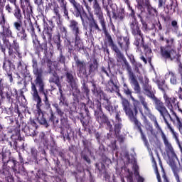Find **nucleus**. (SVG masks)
Masks as SVG:
<instances>
[{"label": "nucleus", "mask_w": 182, "mask_h": 182, "mask_svg": "<svg viewBox=\"0 0 182 182\" xmlns=\"http://www.w3.org/2000/svg\"><path fill=\"white\" fill-rule=\"evenodd\" d=\"M3 41L6 48L9 50V56L15 58V55L21 56V52L19 51V44L16 42V40H14L12 43L9 42V40L6 38H14L12 35V31L10 27H4L3 28Z\"/></svg>", "instance_id": "f257e3e1"}, {"label": "nucleus", "mask_w": 182, "mask_h": 182, "mask_svg": "<svg viewBox=\"0 0 182 182\" xmlns=\"http://www.w3.org/2000/svg\"><path fill=\"white\" fill-rule=\"evenodd\" d=\"M166 43L167 46L161 48V55L163 58H165V59H170L171 60L178 58L177 52L171 48L174 46V38L167 39Z\"/></svg>", "instance_id": "f03ea898"}, {"label": "nucleus", "mask_w": 182, "mask_h": 182, "mask_svg": "<svg viewBox=\"0 0 182 182\" xmlns=\"http://www.w3.org/2000/svg\"><path fill=\"white\" fill-rule=\"evenodd\" d=\"M162 140H164V143L165 144V150L166 151V154L169 159H177V155L176 154V152L174 151V149L173 148V146H171V144L168 142V140L167 139V137L166 136V134H164V132H162Z\"/></svg>", "instance_id": "7ed1b4c3"}, {"label": "nucleus", "mask_w": 182, "mask_h": 182, "mask_svg": "<svg viewBox=\"0 0 182 182\" xmlns=\"http://www.w3.org/2000/svg\"><path fill=\"white\" fill-rule=\"evenodd\" d=\"M92 8L94 9L95 15H97L101 26H102L103 31L106 32V25L105 24V19L103 18V13L102 12V8L100 5H99V2L97 1H95L92 4Z\"/></svg>", "instance_id": "20e7f679"}, {"label": "nucleus", "mask_w": 182, "mask_h": 182, "mask_svg": "<svg viewBox=\"0 0 182 182\" xmlns=\"http://www.w3.org/2000/svg\"><path fill=\"white\" fill-rule=\"evenodd\" d=\"M137 2V8L141 11V12H143L147 9L148 12L149 14H151L153 11H154V9L151 8V6H150V3H149V1L145 0V1H141V0H136Z\"/></svg>", "instance_id": "39448f33"}, {"label": "nucleus", "mask_w": 182, "mask_h": 182, "mask_svg": "<svg viewBox=\"0 0 182 182\" xmlns=\"http://www.w3.org/2000/svg\"><path fill=\"white\" fill-rule=\"evenodd\" d=\"M36 86H38L39 87V92H41V93L44 95V102L46 105V106H48L49 105V100H48V96L46 95V93H45V90H44V84H43V81L42 80V77L38 75L36 80Z\"/></svg>", "instance_id": "423d86ee"}, {"label": "nucleus", "mask_w": 182, "mask_h": 182, "mask_svg": "<svg viewBox=\"0 0 182 182\" xmlns=\"http://www.w3.org/2000/svg\"><path fill=\"white\" fill-rule=\"evenodd\" d=\"M140 100H141V105L144 107L145 114H146V116H148V117H149V119L152 122H155L156 121H157V119L156 118V117L153 115V114H151V111H150V109H149V107H147V102H146V101L144 100V98L141 97Z\"/></svg>", "instance_id": "0eeeda50"}, {"label": "nucleus", "mask_w": 182, "mask_h": 182, "mask_svg": "<svg viewBox=\"0 0 182 182\" xmlns=\"http://www.w3.org/2000/svg\"><path fill=\"white\" fill-rule=\"evenodd\" d=\"M129 75L131 84L134 86V90L136 93H140V85H139L137 80H136L134 74H133L132 71H129Z\"/></svg>", "instance_id": "6e6552de"}, {"label": "nucleus", "mask_w": 182, "mask_h": 182, "mask_svg": "<svg viewBox=\"0 0 182 182\" xmlns=\"http://www.w3.org/2000/svg\"><path fill=\"white\" fill-rule=\"evenodd\" d=\"M3 68L7 73L10 82H12L14 79L12 78V73H11V71L12 70V68L14 69L15 66L10 61H5Z\"/></svg>", "instance_id": "1a4fd4ad"}, {"label": "nucleus", "mask_w": 182, "mask_h": 182, "mask_svg": "<svg viewBox=\"0 0 182 182\" xmlns=\"http://www.w3.org/2000/svg\"><path fill=\"white\" fill-rule=\"evenodd\" d=\"M158 87H159V89H160V90L164 92V99L165 101L166 106H167V104L166 103L165 96H166V97H168V99H174V104L176 105V98L174 97H168V95H167V94H166V92H164V90H166V89H167V85H166V81H164V80L160 81L158 83Z\"/></svg>", "instance_id": "9d476101"}, {"label": "nucleus", "mask_w": 182, "mask_h": 182, "mask_svg": "<svg viewBox=\"0 0 182 182\" xmlns=\"http://www.w3.org/2000/svg\"><path fill=\"white\" fill-rule=\"evenodd\" d=\"M31 90L33 92V97L36 102H37L38 106L42 103V99L39 97V94L38 93V90L36 89V85L35 83L31 82Z\"/></svg>", "instance_id": "9b49d317"}, {"label": "nucleus", "mask_w": 182, "mask_h": 182, "mask_svg": "<svg viewBox=\"0 0 182 182\" xmlns=\"http://www.w3.org/2000/svg\"><path fill=\"white\" fill-rule=\"evenodd\" d=\"M124 92L125 94H127V95H129L132 100H133L134 102V113L135 114H137V107H139V102L134 100V97H133V96H132V91H130V90H129V88L127 87V85H126V84L124 85Z\"/></svg>", "instance_id": "f8f14e48"}, {"label": "nucleus", "mask_w": 182, "mask_h": 182, "mask_svg": "<svg viewBox=\"0 0 182 182\" xmlns=\"http://www.w3.org/2000/svg\"><path fill=\"white\" fill-rule=\"evenodd\" d=\"M130 26H131V29L132 31L133 35H139V36H141V33H140V27H139L137 21H136L135 18L133 19Z\"/></svg>", "instance_id": "ddd939ff"}, {"label": "nucleus", "mask_w": 182, "mask_h": 182, "mask_svg": "<svg viewBox=\"0 0 182 182\" xmlns=\"http://www.w3.org/2000/svg\"><path fill=\"white\" fill-rule=\"evenodd\" d=\"M36 117L40 124H46V119L43 117V112H42L41 109H37L36 112Z\"/></svg>", "instance_id": "4468645a"}, {"label": "nucleus", "mask_w": 182, "mask_h": 182, "mask_svg": "<svg viewBox=\"0 0 182 182\" xmlns=\"http://www.w3.org/2000/svg\"><path fill=\"white\" fill-rule=\"evenodd\" d=\"M124 110L127 116H128L129 118L130 119L131 122H133V123H134L135 124H139V121L134 116V113H133V111H132L130 107H128Z\"/></svg>", "instance_id": "2eb2a0df"}, {"label": "nucleus", "mask_w": 182, "mask_h": 182, "mask_svg": "<svg viewBox=\"0 0 182 182\" xmlns=\"http://www.w3.org/2000/svg\"><path fill=\"white\" fill-rule=\"evenodd\" d=\"M165 77L166 79H168L170 77V83L171 85H177L178 83V81L177 80V76H176V74L173 73V71H169L165 75Z\"/></svg>", "instance_id": "dca6fc26"}, {"label": "nucleus", "mask_w": 182, "mask_h": 182, "mask_svg": "<svg viewBox=\"0 0 182 182\" xmlns=\"http://www.w3.org/2000/svg\"><path fill=\"white\" fill-rule=\"evenodd\" d=\"M69 28L72 30L73 32H75L76 36L79 35V26L76 21L70 20Z\"/></svg>", "instance_id": "f3484780"}, {"label": "nucleus", "mask_w": 182, "mask_h": 182, "mask_svg": "<svg viewBox=\"0 0 182 182\" xmlns=\"http://www.w3.org/2000/svg\"><path fill=\"white\" fill-rule=\"evenodd\" d=\"M60 6L65 16V19H68L69 21V13L68 12V9L66 8V1L65 0H58Z\"/></svg>", "instance_id": "a211bd4d"}, {"label": "nucleus", "mask_w": 182, "mask_h": 182, "mask_svg": "<svg viewBox=\"0 0 182 182\" xmlns=\"http://www.w3.org/2000/svg\"><path fill=\"white\" fill-rule=\"evenodd\" d=\"M118 43L122 49L124 50H127L129 49V45H130V43L129 42V38H123V39L120 38L119 40Z\"/></svg>", "instance_id": "6ab92c4d"}, {"label": "nucleus", "mask_w": 182, "mask_h": 182, "mask_svg": "<svg viewBox=\"0 0 182 182\" xmlns=\"http://www.w3.org/2000/svg\"><path fill=\"white\" fill-rule=\"evenodd\" d=\"M120 112H117L115 117L116 119V123L114 125L115 127V133H119L120 132V129H122V124L120 122H122V119H120Z\"/></svg>", "instance_id": "aec40b11"}, {"label": "nucleus", "mask_w": 182, "mask_h": 182, "mask_svg": "<svg viewBox=\"0 0 182 182\" xmlns=\"http://www.w3.org/2000/svg\"><path fill=\"white\" fill-rule=\"evenodd\" d=\"M67 82L70 85L72 89H76V81L70 73H67Z\"/></svg>", "instance_id": "412c9836"}, {"label": "nucleus", "mask_w": 182, "mask_h": 182, "mask_svg": "<svg viewBox=\"0 0 182 182\" xmlns=\"http://www.w3.org/2000/svg\"><path fill=\"white\" fill-rule=\"evenodd\" d=\"M73 6L75 9V16L76 18H79V16H80L82 21H83V17H82V14L80 13L82 11V6H80V4L75 3V4H73Z\"/></svg>", "instance_id": "4be33fe9"}, {"label": "nucleus", "mask_w": 182, "mask_h": 182, "mask_svg": "<svg viewBox=\"0 0 182 182\" xmlns=\"http://www.w3.org/2000/svg\"><path fill=\"white\" fill-rule=\"evenodd\" d=\"M90 14V28H93L94 29H97V31H99V26L97 25V23H96V20H95V18L93 17V14L92 13Z\"/></svg>", "instance_id": "5701e85b"}, {"label": "nucleus", "mask_w": 182, "mask_h": 182, "mask_svg": "<svg viewBox=\"0 0 182 182\" xmlns=\"http://www.w3.org/2000/svg\"><path fill=\"white\" fill-rule=\"evenodd\" d=\"M171 168H172V171L173 173V176H174L176 181L181 182V181H180V176H178V173H179L180 170H178V168H177L176 164H173L171 165Z\"/></svg>", "instance_id": "b1692460"}, {"label": "nucleus", "mask_w": 182, "mask_h": 182, "mask_svg": "<svg viewBox=\"0 0 182 182\" xmlns=\"http://www.w3.org/2000/svg\"><path fill=\"white\" fill-rule=\"evenodd\" d=\"M17 36L23 42H26V41L28 39V35H26V33L25 32V29H23V28H22V30L21 31L17 33Z\"/></svg>", "instance_id": "393cba45"}, {"label": "nucleus", "mask_w": 182, "mask_h": 182, "mask_svg": "<svg viewBox=\"0 0 182 182\" xmlns=\"http://www.w3.org/2000/svg\"><path fill=\"white\" fill-rule=\"evenodd\" d=\"M14 16L18 19V22H22L23 17L22 16V11L19 8H16L14 11Z\"/></svg>", "instance_id": "a878e982"}, {"label": "nucleus", "mask_w": 182, "mask_h": 182, "mask_svg": "<svg viewBox=\"0 0 182 182\" xmlns=\"http://www.w3.org/2000/svg\"><path fill=\"white\" fill-rule=\"evenodd\" d=\"M116 19H123L124 18V10L123 9H119L114 14Z\"/></svg>", "instance_id": "bb28decb"}, {"label": "nucleus", "mask_w": 182, "mask_h": 182, "mask_svg": "<svg viewBox=\"0 0 182 182\" xmlns=\"http://www.w3.org/2000/svg\"><path fill=\"white\" fill-rule=\"evenodd\" d=\"M138 129L141 133V139L144 143V145L146 147H149V141H147V139H146V136H144V134H143V130H141V128L140 127H138Z\"/></svg>", "instance_id": "cd10ccee"}, {"label": "nucleus", "mask_w": 182, "mask_h": 182, "mask_svg": "<svg viewBox=\"0 0 182 182\" xmlns=\"http://www.w3.org/2000/svg\"><path fill=\"white\" fill-rule=\"evenodd\" d=\"M121 99L124 110L128 109L130 106V104H129V101L123 97H121Z\"/></svg>", "instance_id": "c85d7f7f"}, {"label": "nucleus", "mask_w": 182, "mask_h": 182, "mask_svg": "<svg viewBox=\"0 0 182 182\" xmlns=\"http://www.w3.org/2000/svg\"><path fill=\"white\" fill-rule=\"evenodd\" d=\"M110 46H112L113 50H114V52L117 53L118 56H120V58H123V55L122 54V53H120V50H119L117 46H116L113 43H112V45H110Z\"/></svg>", "instance_id": "c756f323"}, {"label": "nucleus", "mask_w": 182, "mask_h": 182, "mask_svg": "<svg viewBox=\"0 0 182 182\" xmlns=\"http://www.w3.org/2000/svg\"><path fill=\"white\" fill-rule=\"evenodd\" d=\"M59 92L60 94V105H65V97H63V91H62V88L59 87Z\"/></svg>", "instance_id": "7c9ffc66"}, {"label": "nucleus", "mask_w": 182, "mask_h": 182, "mask_svg": "<svg viewBox=\"0 0 182 182\" xmlns=\"http://www.w3.org/2000/svg\"><path fill=\"white\" fill-rule=\"evenodd\" d=\"M76 65L80 70H83V68L85 67V63L83 61H80L79 60H76Z\"/></svg>", "instance_id": "2f4dec72"}, {"label": "nucleus", "mask_w": 182, "mask_h": 182, "mask_svg": "<svg viewBox=\"0 0 182 182\" xmlns=\"http://www.w3.org/2000/svg\"><path fill=\"white\" fill-rule=\"evenodd\" d=\"M75 45L79 48V49H81V48H83V44L82 43V41L79 39V37L76 36L75 37Z\"/></svg>", "instance_id": "473e14b6"}, {"label": "nucleus", "mask_w": 182, "mask_h": 182, "mask_svg": "<svg viewBox=\"0 0 182 182\" xmlns=\"http://www.w3.org/2000/svg\"><path fill=\"white\" fill-rule=\"evenodd\" d=\"M14 26L16 31H21V28H22V22L16 21L14 23Z\"/></svg>", "instance_id": "72a5a7b5"}, {"label": "nucleus", "mask_w": 182, "mask_h": 182, "mask_svg": "<svg viewBox=\"0 0 182 182\" xmlns=\"http://www.w3.org/2000/svg\"><path fill=\"white\" fill-rule=\"evenodd\" d=\"M24 26H25V28H33L32 21H31V19L27 18L26 20H25Z\"/></svg>", "instance_id": "f704fd0d"}, {"label": "nucleus", "mask_w": 182, "mask_h": 182, "mask_svg": "<svg viewBox=\"0 0 182 182\" xmlns=\"http://www.w3.org/2000/svg\"><path fill=\"white\" fill-rule=\"evenodd\" d=\"M105 36L109 45H113V40L112 39V36H110V34L105 31Z\"/></svg>", "instance_id": "c9c22d12"}, {"label": "nucleus", "mask_w": 182, "mask_h": 182, "mask_svg": "<svg viewBox=\"0 0 182 182\" xmlns=\"http://www.w3.org/2000/svg\"><path fill=\"white\" fill-rule=\"evenodd\" d=\"M82 5H84L87 11V12L90 13L92 11V8L86 2V0H82Z\"/></svg>", "instance_id": "e433bc0d"}, {"label": "nucleus", "mask_w": 182, "mask_h": 182, "mask_svg": "<svg viewBox=\"0 0 182 182\" xmlns=\"http://www.w3.org/2000/svg\"><path fill=\"white\" fill-rule=\"evenodd\" d=\"M45 33H46V35H47L48 39H50V38H52V35L50 33H48L46 31H44L43 32V39L44 41H46V36H45Z\"/></svg>", "instance_id": "4c0bfd02"}, {"label": "nucleus", "mask_w": 182, "mask_h": 182, "mask_svg": "<svg viewBox=\"0 0 182 182\" xmlns=\"http://www.w3.org/2000/svg\"><path fill=\"white\" fill-rule=\"evenodd\" d=\"M6 11H7L9 12V14H11V12H12V11H14V9L11 7V5L7 4L6 6Z\"/></svg>", "instance_id": "58836bf2"}, {"label": "nucleus", "mask_w": 182, "mask_h": 182, "mask_svg": "<svg viewBox=\"0 0 182 182\" xmlns=\"http://www.w3.org/2000/svg\"><path fill=\"white\" fill-rule=\"evenodd\" d=\"M105 109L109 112V113H113V107L109 104L107 106L105 107Z\"/></svg>", "instance_id": "ea45409f"}, {"label": "nucleus", "mask_w": 182, "mask_h": 182, "mask_svg": "<svg viewBox=\"0 0 182 182\" xmlns=\"http://www.w3.org/2000/svg\"><path fill=\"white\" fill-rule=\"evenodd\" d=\"M154 126L156 129H158V130L161 131V135L163 134V130H161V128L160 127V126L159 125V122H157V121H155L154 122Z\"/></svg>", "instance_id": "a19ab883"}, {"label": "nucleus", "mask_w": 182, "mask_h": 182, "mask_svg": "<svg viewBox=\"0 0 182 182\" xmlns=\"http://www.w3.org/2000/svg\"><path fill=\"white\" fill-rule=\"evenodd\" d=\"M146 130L148 131L149 133H151V134H153V127L152 126L147 125Z\"/></svg>", "instance_id": "79ce46f5"}, {"label": "nucleus", "mask_w": 182, "mask_h": 182, "mask_svg": "<svg viewBox=\"0 0 182 182\" xmlns=\"http://www.w3.org/2000/svg\"><path fill=\"white\" fill-rule=\"evenodd\" d=\"M106 117H103V119H102V117L98 118V122L100 123H105V122H106Z\"/></svg>", "instance_id": "37998d69"}, {"label": "nucleus", "mask_w": 182, "mask_h": 182, "mask_svg": "<svg viewBox=\"0 0 182 182\" xmlns=\"http://www.w3.org/2000/svg\"><path fill=\"white\" fill-rule=\"evenodd\" d=\"M164 5V0H159V7L161 8Z\"/></svg>", "instance_id": "c03bdc74"}, {"label": "nucleus", "mask_w": 182, "mask_h": 182, "mask_svg": "<svg viewBox=\"0 0 182 182\" xmlns=\"http://www.w3.org/2000/svg\"><path fill=\"white\" fill-rule=\"evenodd\" d=\"M171 25H172V26H173V28H175V29H177V28H178V27L177 26V22H176V21H173L171 22Z\"/></svg>", "instance_id": "a18cd8bd"}, {"label": "nucleus", "mask_w": 182, "mask_h": 182, "mask_svg": "<svg viewBox=\"0 0 182 182\" xmlns=\"http://www.w3.org/2000/svg\"><path fill=\"white\" fill-rule=\"evenodd\" d=\"M56 112L58 113V114H59L60 116H63V112H62V110H60V109H56Z\"/></svg>", "instance_id": "49530a36"}, {"label": "nucleus", "mask_w": 182, "mask_h": 182, "mask_svg": "<svg viewBox=\"0 0 182 182\" xmlns=\"http://www.w3.org/2000/svg\"><path fill=\"white\" fill-rule=\"evenodd\" d=\"M128 6H129V8H130V9H131V11H132V13H131V16H132V18H134V10L133 9H132V7H130V4H129Z\"/></svg>", "instance_id": "de8ad7c7"}, {"label": "nucleus", "mask_w": 182, "mask_h": 182, "mask_svg": "<svg viewBox=\"0 0 182 182\" xmlns=\"http://www.w3.org/2000/svg\"><path fill=\"white\" fill-rule=\"evenodd\" d=\"M10 4H12V5H14V6H16V0H8Z\"/></svg>", "instance_id": "09e8293b"}, {"label": "nucleus", "mask_w": 182, "mask_h": 182, "mask_svg": "<svg viewBox=\"0 0 182 182\" xmlns=\"http://www.w3.org/2000/svg\"><path fill=\"white\" fill-rule=\"evenodd\" d=\"M138 182H144V178L141 176L138 177Z\"/></svg>", "instance_id": "8fccbe9b"}, {"label": "nucleus", "mask_w": 182, "mask_h": 182, "mask_svg": "<svg viewBox=\"0 0 182 182\" xmlns=\"http://www.w3.org/2000/svg\"><path fill=\"white\" fill-rule=\"evenodd\" d=\"M83 159L87 163H90V159H89V158L84 156Z\"/></svg>", "instance_id": "3c124183"}, {"label": "nucleus", "mask_w": 182, "mask_h": 182, "mask_svg": "<svg viewBox=\"0 0 182 182\" xmlns=\"http://www.w3.org/2000/svg\"><path fill=\"white\" fill-rule=\"evenodd\" d=\"M163 178H164V182H169L168 179H167V176H166L165 175L163 176Z\"/></svg>", "instance_id": "603ef678"}, {"label": "nucleus", "mask_w": 182, "mask_h": 182, "mask_svg": "<svg viewBox=\"0 0 182 182\" xmlns=\"http://www.w3.org/2000/svg\"><path fill=\"white\" fill-rule=\"evenodd\" d=\"M68 1L72 4V5H75V4H77V2H76L75 0H68Z\"/></svg>", "instance_id": "864d4df0"}, {"label": "nucleus", "mask_w": 182, "mask_h": 182, "mask_svg": "<svg viewBox=\"0 0 182 182\" xmlns=\"http://www.w3.org/2000/svg\"><path fill=\"white\" fill-rule=\"evenodd\" d=\"M53 107H55V109L56 110H58L59 109V105H58V104H53Z\"/></svg>", "instance_id": "5fc2aeb1"}, {"label": "nucleus", "mask_w": 182, "mask_h": 182, "mask_svg": "<svg viewBox=\"0 0 182 182\" xmlns=\"http://www.w3.org/2000/svg\"><path fill=\"white\" fill-rule=\"evenodd\" d=\"M0 48H1V52H3V53L5 54V50H6L5 48H4L3 46H0Z\"/></svg>", "instance_id": "6e6d98bb"}, {"label": "nucleus", "mask_w": 182, "mask_h": 182, "mask_svg": "<svg viewBox=\"0 0 182 182\" xmlns=\"http://www.w3.org/2000/svg\"><path fill=\"white\" fill-rule=\"evenodd\" d=\"M141 60H143V62H144V63H147V60H146V58H144V56H141Z\"/></svg>", "instance_id": "4d7b16f0"}, {"label": "nucleus", "mask_w": 182, "mask_h": 182, "mask_svg": "<svg viewBox=\"0 0 182 182\" xmlns=\"http://www.w3.org/2000/svg\"><path fill=\"white\" fill-rule=\"evenodd\" d=\"M54 12H55V14H56L57 16H59V11L58 10V9H55L54 10Z\"/></svg>", "instance_id": "13d9d810"}, {"label": "nucleus", "mask_w": 182, "mask_h": 182, "mask_svg": "<svg viewBox=\"0 0 182 182\" xmlns=\"http://www.w3.org/2000/svg\"><path fill=\"white\" fill-rule=\"evenodd\" d=\"M61 30H62L63 32H65L66 33L67 31H66V28L65 27H63L61 28Z\"/></svg>", "instance_id": "bf43d9fd"}, {"label": "nucleus", "mask_w": 182, "mask_h": 182, "mask_svg": "<svg viewBox=\"0 0 182 182\" xmlns=\"http://www.w3.org/2000/svg\"><path fill=\"white\" fill-rule=\"evenodd\" d=\"M95 1L96 0H88V2H90V4H92V2H95Z\"/></svg>", "instance_id": "052dcab7"}, {"label": "nucleus", "mask_w": 182, "mask_h": 182, "mask_svg": "<svg viewBox=\"0 0 182 182\" xmlns=\"http://www.w3.org/2000/svg\"><path fill=\"white\" fill-rule=\"evenodd\" d=\"M124 2L126 3V4H127V5H129V0H124Z\"/></svg>", "instance_id": "680f3d73"}, {"label": "nucleus", "mask_w": 182, "mask_h": 182, "mask_svg": "<svg viewBox=\"0 0 182 182\" xmlns=\"http://www.w3.org/2000/svg\"><path fill=\"white\" fill-rule=\"evenodd\" d=\"M90 70H93V67L90 65Z\"/></svg>", "instance_id": "e2e57ef3"}, {"label": "nucleus", "mask_w": 182, "mask_h": 182, "mask_svg": "<svg viewBox=\"0 0 182 182\" xmlns=\"http://www.w3.org/2000/svg\"><path fill=\"white\" fill-rule=\"evenodd\" d=\"M0 92H2V88L1 87V85H0Z\"/></svg>", "instance_id": "0e129e2a"}, {"label": "nucleus", "mask_w": 182, "mask_h": 182, "mask_svg": "<svg viewBox=\"0 0 182 182\" xmlns=\"http://www.w3.org/2000/svg\"><path fill=\"white\" fill-rule=\"evenodd\" d=\"M41 136H45V134L42 133V134H41Z\"/></svg>", "instance_id": "69168bd1"}, {"label": "nucleus", "mask_w": 182, "mask_h": 182, "mask_svg": "<svg viewBox=\"0 0 182 182\" xmlns=\"http://www.w3.org/2000/svg\"><path fill=\"white\" fill-rule=\"evenodd\" d=\"M140 113L142 114V116H143V112H141V111H140Z\"/></svg>", "instance_id": "338daca9"}, {"label": "nucleus", "mask_w": 182, "mask_h": 182, "mask_svg": "<svg viewBox=\"0 0 182 182\" xmlns=\"http://www.w3.org/2000/svg\"><path fill=\"white\" fill-rule=\"evenodd\" d=\"M56 80H58V77H55V82H56Z\"/></svg>", "instance_id": "774afa93"}]
</instances>
